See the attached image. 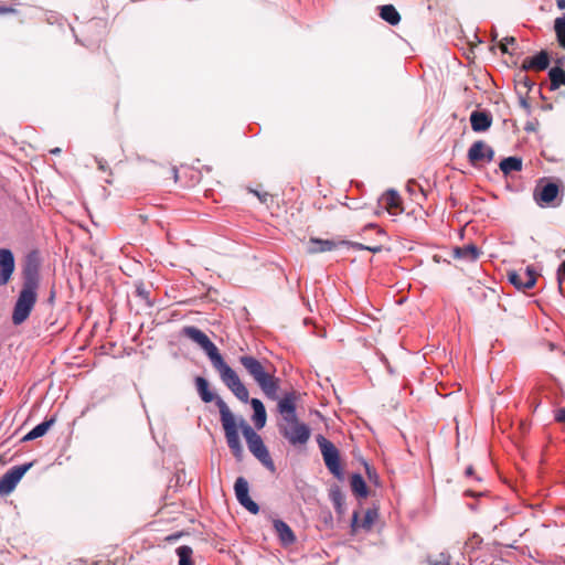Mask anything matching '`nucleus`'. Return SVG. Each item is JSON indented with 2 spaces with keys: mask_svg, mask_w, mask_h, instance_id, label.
<instances>
[{
  "mask_svg": "<svg viewBox=\"0 0 565 565\" xmlns=\"http://www.w3.org/2000/svg\"><path fill=\"white\" fill-rule=\"evenodd\" d=\"M181 334L196 343L205 352L212 366L217 371L222 383L232 392V394L241 402H247L248 390L241 381L237 373L224 361L217 347L210 340V338L194 326L183 327Z\"/></svg>",
  "mask_w": 565,
  "mask_h": 565,
  "instance_id": "obj_1",
  "label": "nucleus"
},
{
  "mask_svg": "<svg viewBox=\"0 0 565 565\" xmlns=\"http://www.w3.org/2000/svg\"><path fill=\"white\" fill-rule=\"evenodd\" d=\"M40 257L36 250L30 252L22 267V287L12 310V323L22 324L31 315L40 287Z\"/></svg>",
  "mask_w": 565,
  "mask_h": 565,
  "instance_id": "obj_2",
  "label": "nucleus"
},
{
  "mask_svg": "<svg viewBox=\"0 0 565 565\" xmlns=\"http://www.w3.org/2000/svg\"><path fill=\"white\" fill-rule=\"evenodd\" d=\"M194 384L200 398L204 403L214 402L215 405L217 406L227 446L231 449L235 459L237 461H241L244 456V449L239 439V434L234 415L232 414L231 409L228 408L227 404L223 401V398L210 390L209 381L205 377L196 376L194 379Z\"/></svg>",
  "mask_w": 565,
  "mask_h": 565,
  "instance_id": "obj_3",
  "label": "nucleus"
},
{
  "mask_svg": "<svg viewBox=\"0 0 565 565\" xmlns=\"http://www.w3.org/2000/svg\"><path fill=\"white\" fill-rule=\"evenodd\" d=\"M238 361L254 379L262 392L268 398L276 399L279 390V379L267 372L263 363L253 355H241Z\"/></svg>",
  "mask_w": 565,
  "mask_h": 565,
  "instance_id": "obj_4",
  "label": "nucleus"
},
{
  "mask_svg": "<svg viewBox=\"0 0 565 565\" xmlns=\"http://www.w3.org/2000/svg\"><path fill=\"white\" fill-rule=\"evenodd\" d=\"M239 427L246 439L249 451L271 472L275 471L274 461L265 446L262 437L244 420L241 419Z\"/></svg>",
  "mask_w": 565,
  "mask_h": 565,
  "instance_id": "obj_5",
  "label": "nucleus"
},
{
  "mask_svg": "<svg viewBox=\"0 0 565 565\" xmlns=\"http://www.w3.org/2000/svg\"><path fill=\"white\" fill-rule=\"evenodd\" d=\"M317 444L320 448L323 461L328 470L338 479L343 478V469L340 462L339 449L322 435L317 436Z\"/></svg>",
  "mask_w": 565,
  "mask_h": 565,
  "instance_id": "obj_6",
  "label": "nucleus"
},
{
  "mask_svg": "<svg viewBox=\"0 0 565 565\" xmlns=\"http://www.w3.org/2000/svg\"><path fill=\"white\" fill-rule=\"evenodd\" d=\"M279 433L292 446L306 445L311 434L309 426L299 419L280 424Z\"/></svg>",
  "mask_w": 565,
  "mask_h": 565,
  "instance_id": "obj_7",
  "label": "nucleus"
},
{
  "mask_svg": "<svg viewBox=\"0 0 565 565\" xmlns=\"http://www.w3.org/2000/svg\"><path fill=\"white\" fill-rule=\"evenodd\" d=\"M33 466V462H28L20 466H14L10 468L1 478H0V495L10 494L22 479V477L30 470Z\"/></svg>",
  "mask_w": 565,
  "mask_h": 565,
  "instance_id": "obj_8",
  "label": "nucleus"
},
{
  "mask_svg": "<svg viewBox=\"0 0 565 565\" xmlns=\"http://www.w3.org/2000/svg\"><path fill=\"white\" fill-rule=\"evenodd\" d=\"M508 279L519 290L531 289L536 282V271L527 266L525 269L509 271Z\"/></svg>",
  "mask_w": 565,
  "mask_h": 565,
  "instance_id": "obj_9",
  "label": "nucleus"
},
{
  "mask_svg": "<svg viewBox=\"0 0 565 565\" xmlns=\"http://www.w3.org/2000/svg\"><path fill=\"white\" fill-rule=\"evenodd\" d=\"M234 492L238 503L252 514L259 512V505L249 497L248 482L244 477H238L234 483Z\"/></svg>",
  "mask_w": 565,
  "mask_h": 565,
  "instance_id": "obj_10",
  "label": "nucleus"
},
{
  "mask_svg": "<svg viewBox=\"0 0 565 565\" xmlns=\"http://www.w3.org/2000/svg\"><path fill=\"white\" fill-rule=\"evenodd\" d=\"M494 158V150L482 140L471 145L468 150V160L476 166L480 161L491 162Z\"/></svg>",
  "mask_w": 565,
  "mask_h": 565,
  "instance_id": "obj_11",
  "label": "nucleus"
},
{
  "mask_svg": "<svg viewBox=\"0 0 565 565\" xmlns=\"http://www.w3.org/2000/svg\"><path fill=\"white\" fill-rule=\"evenodd\" d=\"M559 193V188L556 183L547 182L540 186L537 185L534 191V199L540 206L552 205Z\"/></svg>",
  "mask_w": 565,
  "mask_h": 565,
  "instance_id": "obj_12",
  "label": "nucleus"
},
{
  "mask_svg": "<svg viewBox=\"0 0 565 565\" xmlns=\"http://www.w3.org/2000/svg\"><path fill=\"white\" fill-rule=\"evenodd\" d=\"M551 63L550 55L546 51L542 50L537 54L533 56H527L522 62V72L535 71L541 72L545 71Z\"/></svg>",
  "mask_w": 565,
  "mask_h": 565,
  "instance_id": "obj_13",
  "label": "nucleus"
},
{
  "mask_svg": "<svg viewBox=\"0 0 565 565\" xmlns=\"http://www.w3.org/2000/svg\"><path fill=\"white\" fill-rule=\"evenodd\" d=\"M14 255L8 248H0V284L6 285L14 271Z\"/></svg>",
  "mask_w": 565,
  "mask_h": 565,
  "instance_id": "obj_14",
  "label": "nucleus"
},
{
  "mask_svg": "<svg viewBox=\"0 0 565 565\" xmlns=\"http://www.w3.org/2000/svg\"><path fill=\"white\" fill-rule=\"evenodd\" d=\"M296 394L295 392L287 393L278 402V412L281 414L284 422L298 419L296 414Z\"/></svg>",
  "mask_w": 565,
  "mask_h": 565,
  "instance_id": "obj_15",
  "label": "nucleus"
},
{
  "mask_svg": "<svg viewBox=\"0 0 565 565\" xmlns=\"http://www.w3.org/2000/svg\"><path fill=\"white\" fill-rule=\"evenodd\" d=\"M470 124L475 132L487 131L492 125V115L487 110H473L470 114Z\"/></svg>",
  "mask_w": 565,
  "mask_h": 565,
  "instance_id": "obj_16",
  "label": "nucleus"
},
{
  "mask_svg": "<svg viewBox=\"0 0 565 565\" xmlns=\"http://www.w3.org/2000/svg\"><path fill=\"white\" fill-rule=\"evenodd\" d=\"M348 244L347 241H340L335 242L332 239H321L311 237L308 243V253L309 254H317V253H323V252H330L337 248L339 245Z\"/></svg>",
  "mask_w": 565,
  "mask_h": 565,
  "instance_id": "obj_17",
  "label": "nucleus"
},
{
  "mask_svg": "<svg viewBox=\"0 0 565 565\" xmlns=\"http://www.w3.org/2000/svg\"><path fill=\"white\" fill-rule=\"evenodd\" d=\"M273 526L282 544L289 545L295 543L296 535L285 521L276 519L273 522Z\"/></svg>",
  "mask_w": 565,
  "mask_h": 565,
  "instance_id": "obj_18",
  "label": "nucleus"
},
{
  "mask_svg": "<svg viewBox=\"0 0 565 565\" xmlns=\"http://www.w3.org/2000/svg\"><path fill=\"white\" fill-rule=\"evenodd\" d=\"M250 404L253 408V422L257 429H262L266 424V409L263 402L258 398H252L246 402Z\"/></svg>",
  "mask_w": 565,
  "mask_h": 565,
  "instance_id": "obj_19",
  "label": "nucleus"
},
{
  "mask_svg": "<svg viewBox=\"0 0 565 565\" xmlns=\"http://www.w3.org/2000/svg\"><path fill=\"white\" fill-rule=\"evenodd\" d=\"M480 254H481L480 249L473 244H468V245H463L461 247L455 248V257H457L459 259L469 260V262L477 260L479 258Z\"/></svg>",
  "mask_w": 565,
  "mask_h": 565,
  "instance_id": "obj_20",
  "label": "nucleus"
},
{
  "mask_svg": "<svg viewBox=\"0 0 565 565\" xmlns=\"http://www.w3.org/2000/svg\"><path fill=\"white\" fill-rule=\"evenodd\" d=\"M55 423V418L51 417L50 419H46L36 426H34L24 437V441L34 440L36 438H40L44 436L47 430L51 428V426Z\"/></svg>",
  "mask_w": 565,
  "mask_h": 565,
  "instance_id": "obj_21",
  "label": "nucleus"
},
{
  "mask_svg": "<svg viewBox=\"0 0 565 565\" xmlns=\"http://www.w3.org/2000/svg\"><path fill=\"white\" fill-rule=\"evenodd\" d=\"M380 17L391 25H397L401 21V15L393 4H384L379 7Z\"/></svg>",
  "mask_w": 565,
  "mask_h": 565,
  "instance_id": "obj_22",
  "label": "nucleus"
},
{
  "mask_svg": "<svg viewBox=\"0 0 565 565\" xmlns=\"http://www.w3.org/2000/svg\"><path fill=\"white\" fill-rule=\"evenodd\" d=\"M550 90H556L565 85V71L559 66H554L548 71Z\"/></svg>",
  "mask_w": 565,
  "mask_h": 565,
  "instance_id": "obj_23",
  "label": "nucleus"
},
{
  "mask_svg": "<svg viewBox=\"0 0 565 565\" xmlns=\"http://www.w3.org/2000/svg\"><path fill=\"white\" fill-rule=\"evenodd\" d=\"M329 498L333 504V508L337 513H344V495L338 486H333L329 490Z\"/></svg>",
  "mask_w": 565,
  "mask_h": 565,
  "instance_id": "obj_24",
  "label": "nucleus"
},
{
  "mask_svg": "<svg viewBox=\"0 0 565 565\" xmlns=\"http://www.w3.org/2000/svg\"><path fill=\"white\" fill-rule=\"evenodd\" d=\"M500 169L503 174L508 175L512 172L522 170V159L519 157H508L500 162Z\"/></svg>",
  "mask_w": 565,
  "mask_h": 565,
  "instance_id": "obj_25",
  "label": "nucleus"
},
{
  "mask_svg": "<svg viewBox=\"0 0 565 565\" xmlns=\"http://www.w3.org/2000/svg\"><path fill=\"white\" fill-rule=\"evenodd\" d=\"M351 488L356 497L366 498L369 494L366 482L360 473L351 476Z\"/></svg>",
  "mask_w": 565,
  "mask_h": 565,
  "instance_id": "obj_26",
  "label": "nucleus"
},
{
  "mask_svg": "<svg viewBox=\"0 0 565 565\" xmlns=\"http://www.w3.org/2000/svg\"><path fill=\"white\" fill-rule=\"evenodd\" d=\"M383 201L388 210L399 209L402 211V200L397 191L393 189L387 190L383 195Z\"/></svg>",
  "mask_w": 565,
  "mask_h": 565,
  "instance_id": "obj_27",
  "label": "nucleus"
},
{
  "mask_svg": "<svg viewBox=\"0 0 565 565\" xmlns=\"http://www.w3.org/2000/svg\"><path fill=\"white\" fill-rule=\"evenodd\" d=\"M175 553L179 557V565H194L192 562V548L188 545L177 547Z\"/></svg>",
  "mask_w": 565,
  "mask_h": 565,
  "instance_id": "obj_28",
  "label": "nucleus"
},
{
  "mask_svg": "<svg viewBox=\"0 0 565 565\" xmlns=\"http://www.w3.org/2000/svg\"><path fill=\"white\" fill-rule=\"evenodd\" d=\"M554 30L559 45L565 49V13L554 21Z\"/></svg>",
  "mask_w": 565,
  "mask_h": 565,
  "instance_id": "obj_29",
  "label": "nucleus"
},
{
  "mask_svg": "<svg viewBox=\"0 0 565 565\" xmlns=\"http://www.w3.org/2000/svg\"><path fill=\"white\" fill-rule=\"evenodd\" d=\"M427 561L429 565H451V556L446 552L439 553L436 557H428Z\"/></svg>",
  "mask_w": 565,
  "mask_h": 565,
  "instance_id": "obj_30",
  "label": "nucleus"
},
{
  "mask_svg": "<svg viewBox=\"0 0 565 565\" xmlns=\"http://www.w3.org/2000/svg\"><path fill=\"white\" fill-rule=\"evenodd\" d=\"M377 518V511L373 509H369L365 514L364 519L362 521L361 527L365 530H370L372 525L374 524L375 520Z\"/></svg>",
  "mask_w": 565,
  "mask_h": 565,
  "instance_id": "obj_31",
  "label": "nucleus"
},
{
  "mask_svg": "<svg viewBox=\"0 0 565 565\" xmlns=\"http://www.w3.org/2000/svg\"><path fill=\"white\" fill-rule=\"evenodd\" d=\"M526 72H522V67L518 74L519 83L523 84L527 89H531L534 86V82L525 74Z\"/></svg>",
  "mask_w": 565,
  "mask_h": 565,
  "instance_id": "obj_32",
  "label": "nucleus"
},
{
  "mask_svg": "<svg viewBox=\"0 0 565 565\" xmlns=\"http://www.w3.org/2000/svg\"><path fill=\"white\" fill-rule=\"evenodd\" d=\"M104 26V22L100 19H93L86 26L87 31H95Z\"/></svg>",
  "mask_w": 565,
  "mask_h": 565,
  "instance_id": "obj_33",
  "label": "nucleus"
},
{
  "mask_svg": "<svg viewBox=\"0 0 565 565\" xmlns=\"http://www.w3.org/2000/svg\"><path fill=\"white\" fill-rule=\"evenodd\" d=\"M136 292H137V296H139L140 298H142L147 301L149 300V292L146 290V288L142 285L137 286Z\"/></svg>",
  "mask_w": 565,
  "mask_h": 565,
  "instance_id": "obj_34",
  "label": "nucleus"
},
{
  "mask_svg": "<svg viewBox=\"0 0 565 565\" xmlns=\"http://www.w3.org/2000/svg\"><path fill=\"white\" fill-rule=\"evenodd\" d=\"M555 420L558 423H565V408H559L556 411Z\"/></svg>",
  "mask_w": 565,
  "mask_h": 565,
  "instance_id": "obj_35",
  "label": "nucleus"
},
{
  "mask_svg": "<svg viewBox=\"0 0 565 565\" xmlns=\"http://www.w3.org/2000/svg\"><path fill=\"white\" fill-rule=\"evenodd\" d=\"M95 160L97 162L98 169L105 172L107 170V162L100 158H96Z\"/></svg>",
  "mask_w": 565,
  "mask_h": 565,
  "instance_id": "obj_36",
  "label": "nucleus"
},
{
  "mask_svg": "<svg viewBox=\"0 0 565 565\" xmlns=\"http://www.w3.org/2000/svg\"><path fill=\"white\" fill-rule=\"evenodd\" d=\"M347 245H350L352 248L356 249V250H366L367 246L361 244V243H350L348 242Z\"/></svg>",
  "mask_w": 565,
  "mask_h": 565,
  "instance_id": "obj_37",
  "label": "nucleus"
},
{
  "mask_svg": "<svg viewBox=\"0 0 565 565\" xmlns=\"http://www.w3.org/2000/svg\"><path fill=\"white\" fill-rule=\"evenodd\" d=\"M254 193L257 195V198L259 199V201L262 203H266L267 202V199H268V193H264V194H260L259 192L257 191H254Z\"/></svg>",
  "mask_w": 565,
  "mask_h": 565,
  "instance_id": "obj_38",
  "label": "nucleus"
},
{
  "mask_svg": "<svg viewBox=\"0 0 565 565\" xmlns=\"http://www.w3.org/2000/svg\"><path fill=\"white\" fill-rule=\"evenodd\" d=\"M503 43L508 44V45H514L516 43V40L515 38L513 36H505L503 40H502Z\"/></svg>",
  "mask_w": 565,
  "mask_h": 565,
  "instance_id": "obj_39",
  "label": "nucleus"
},
{
  "mask_svg": "<svg viewBox=\"0 0 565 565\" xmlns=\"http://www.w3.org/2000/svg\"><path fill=\"white\" fill-rule=\"evenodd\" d=\"M561 275H565V260L559 265L558 270H557V278H558L559 282H561V278H559Z\"/></svg>",
  "mask_w": 565,
  "mask_h": 565,
  "instance_id": "obj_40",
  "label": "nucleus"
},
{
  "mask_svg": "<svg viewBox=\"0 0 565 565\" xmlns=\"http://www.w3.org/2000/svg\"><path fill=\"white\" fill-rule=\"evenodd\" d=\"M499 47H500V50H501V52H502L503 54H508V53H510V52H509V49H508V44L503 43L502 41L499 43Z\"/></svg>",
  "mask_w": 565,
  "mask_h": 565,
  "instance_id": "obj_41",
  "label": "nucleus"
},
{
  "mask_svg": "<svg viewBox=\"0 0 565 565\" xmlns=\"http://www.w3.org/2000/svg\"><path fill=\"white\" fill-rule=\"evenodd\" d=\"M382 247L381 246H367L366 250H370L372 253H379L381 252Z\"/></svg>",
  "mask_w": 565,
  "mask_h": 565,
  "instance_id": "obj_42",
  "label": "nucleus"
},
{
  "mask_svg": "<svg viewBox=\"0 0 565 565\" xmlns=\"http://www.w3.org/2000/svg\"><path fill=\"white\" fill-rule=\"evenodd\" d=\"M473 473H475V470H473L472 466H469L466 468L465 475L467 477H471V476H473Z\"/></svg>",
  "mask_w": 565,
  "mask_h": 565,
  "instance_id": "obj_43",
  "label": "nucleus"
},
{
  "mask_svg": "<svg viewBox=\"0 0 565 565\" xmlns=\"http://www.w3.org/2000/svg\"><path fill=\"white\" fill-rule=\"evenodd\" d=\"M358 518H359L358 512H354L353 513V518H352V527H355L356 522H358Z\"/></svg>",
  "mask_w": 565,
  "mask_h": 565,
  "instance_id": "obj_44",
  "label": "nucleus"
},
{
  "mask_svg": "<svg viewBox=\"0 0 565 565\" xmlns=\"http://www.w3.org/2000/svg\"><path fill=\"white\" fill-rule=\"evenodd\" d=\"M556 3L561 10L565 9V0H556Z\"/></svg>",
  "mask_w": 565,
  "mask_h": 565,
  "instance_id": "obj_45",
  "label": "nucleus"
},
{
  "mask_svg": "<svg viewBox=\"0 0 565 565\" xmlns=\"http://www.w3.org/2000/svg\"><path fill=\"white\" fill-rule=\"evenodd\" d=\"M14 10L12 8H7V7H0V13H4V12H13Z\"/></svg>",
  "mask_w": 565,
  "mask_h": 565,
  "instance_id": "obj_46",
  "label": "nucleus"
},
{
  "mask_svg": "<svg viewBox=\"0 0 565 565\" xmlns=\"http://www.w3.org/2000/svg\"><path fill=\"white\" fill-rule=\"evenodd\" d=\"M51 153L52 154H58V153H61V149L60 148H54V149L51 150Z\"/></svg>",
  "mask_w": 565,
  "mask_h": 565,
  "instance_id": "obj_47",
  "label": "nucleus"
},
{
  "mask_svg": "<svg viewBox=\"0 0 565 565\" xmlns=\"http://www.w3.org/2000/svg\"><path fill=\"white\" fill-rule=\"evenodd\" d=\"M75 40H76V42H77V43H81V44H83V45H85V46H88V45H89V44H87L86 42L81 41V40L77 38V35H75Z\"/></svg>",
  "mask_w": 565,
  "mask_h": 565,
  "instance_id": "obj_48",
  "label": "nucleus"
},
{
  "mask_svg": "<svg viewBox=\"0 0 565 565\" xmlns=\"http://www.w3.org/2000/svg\"><path fill=\"white\" fill-rule=\"evenodd\" d=\"M173 173H174V179L177 180V178H178L177 169H173Z\"/></svg>",
  "mask_w": 565,
  "mask_h": 565,
  "instance_id": "obj_49",
  "label": "nucleus"
},
{
  "mask_svg": "<svg viewBox=\"0 0 565 565\" xmlns=\"http://www.w3.org/2000/svg\"><path fill=\"white\" fill-rule=\"evenodd\" d=\"M466 494L467 495H473V492L472 491H466Z\"/></svg>",
  "mask_w": 565,
  "mask_h": 565,
  "instance_id": "obj_50",
  "label": "nucleus"
},
{
  "mask_svg": "<svg viewBox=\"0 0 565 565\" xmlns=\"http://www.w3.org/2000/svg\"><path fill=\"white\" fill-rule=\"evenodd\" d=\"M95 41H98V38H95ZM93 42L94 40H90L88 44L90 45Z\"/></svg>",
  "mask_w": 565,
  "mask_h": 565,
  "instance_id": "obj_51",
  "label": "nucleus"
},
{
  "mask_svg": "<svg viewBox=\"0 0 565 565\" xmlns=\"http://www.w3.org/2000/svg\"><path fill=\"white\" fill-rule=\"evenodd\" d=\"M526 130H531L532 129V126H526L525 127Z\"/></svg>",
  "mask_w": 565,
  "mask_h": 565,
  "instance_id": "obj_52",
  "label": "nucleus"
}]
</instances>
